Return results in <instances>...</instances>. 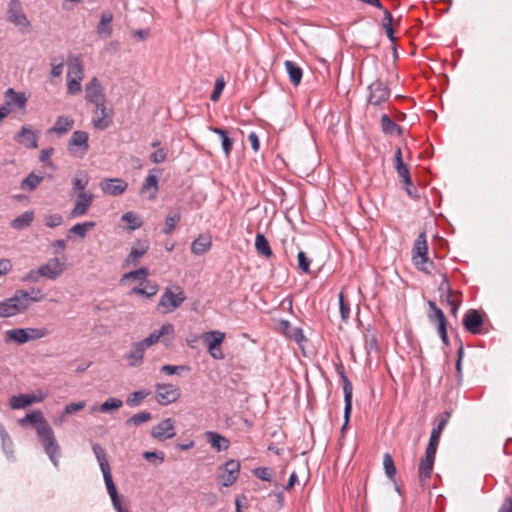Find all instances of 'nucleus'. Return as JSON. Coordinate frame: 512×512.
Here are the masks:
<instances>
[{"instance_id":"26","label":"nucleus","mask_w":512,"mask_h":512,"mask_svg":"<svg viewBox=\"0 0 512 512\" xmlns=\"http://www.w3.org/2000/svg\"><path fill=\"white\" fill-rule=\"evenodd\" d=\"M68 74L67 78L75 76L74 78L83 79L84 71L81 58L77 55H69L68 57Z\"/></svg>"},{"instance_id":"46","label":"nucleus","mask_w":512,"mask_h":512,"mask_svg":"<svg viewBox=\"0 0 512 512\" xmlns=\"http://www.w3.org/2000/svg\"><path fill=\"white\" fill-rule=\"evenodd\" d=\"M95 225V222L92 221L77 223L70 228L69 232L81 238H85L87 231L93 229Z\"/></svg>"},{"instance_id":"35","label":"nucleus","mask_w":512,"mask_h":512,"mask_svg":"<svg viewBox=\"0 0 512 512\" xmlns=\"http://www.w3.org/2000/svg\"><path fill=\"white\" fill-rule=\"evenodd\" d=\"M73 125H74L73 119H71L69 117H65V116H59L56 119L54 126L49 129V132H54L57 134H65L72 129Z\"/></svg>"},{"instance_id":"4","label":"nucleus","mask_w":512,"mask_h":512,"mask_svg":"<svg viewBox=\"0 0 512 512\" xmlns=\"http://www.w3.org/2000/svg\"><path fill=\"white\" fill-rule=\"evenodd\" d=\"M185 300L186 296L180 286L167 287L160 298L158 307H163L165 312H171L180 307Z\"/></svg>"},{"instance_id":"62","label":"nucleus","mask_w":512,"mask_h":512,"mask_svg":"<svg viewBox=\"0 0 512 512\" xmlns=\"http://www.w3.org/2000/svg\"><path fill=\"white\" fill-rule=\"evenodd\" d=\"M439 291L442 292V297L445 296V299H449L452 297L453 290L449 285V281L446 275L443 276V280L439 285Z\"/></svg>"},{"instance_id":"54","label":"nucleus","mask_w":512,"mask_h":512,"mask_svg":"<svg viewBox=\"0 0 512 512\" xmlns=\"http://www.w3.org/2000/svg\"><path fill=\"white\" fill-rule=\"evenodd\" d=\"M121 221L127 222L130 224L129 229L135 230L141 227L142 223L139 221L138 217L133 212H127L121 217Z\"/></svg>"},{"instance_id":"1","label":"nucleus","mask_w":512,"mask_h":512,"mask_svg":"<svg viewBox=\"0 0 512 512\" xmlns=\"http://www.w3.org/2000/svg\"><path fill=\"white\" fill-rule=\"evenodd\" d=\"M26 422L33 424L37 430V434L43 444L44 451L52 461L54 466L58 467L59 458L61 456L60 446L55 438L54 432L41 411H34L28 413L23 419L20 420L21 425Z\"/></svg>"},{"instance_id":"56","label":"nucleus","mask_w":512,"mask_h":512,"mask_svg":"<svg viewBox=\"0 0 512 512\" xmlns=\"http://www.w3.org/2000/svg\"><path fill=\"white\" fill-rule=\"evenodd\" d=\"M450 416H451V414L448 411H445L442 414L438 415L436 418L437 424L435 425V427H433V430H435V431L438 430V432L442 433V431L445 429V427L449 421Z\"/></svg>"},{"instance_id":"38","label":"nucleus","mask_w":512,"mask_h":512,"mask_svg":"<svg viewBox=\"0 0 512 512\" xmlns=\"http://www.w3.org/2000/svg\"><path fill=\"white\" fill-rule=\"evenodd\" d=\"M34 220L33 211H25L20 216L11 221V227L16 230H22L31 225Z\"/></svg>"},{"instance_id":"50","label":"nucleus","mask_w":512,"mask_h":512,"mask_svg":"<svg viewBox=\"0 0 512 512\" xmlns=\"http://www.w3.org/2000/svg\"><path fill=\"white\" fill-rule=\"evenodd\" d=\"M147 249V245H142L140 248L133 247L126 258V264H135L146 253Z\"/></svg>"},{"instance_id":"49","label":"nucleus","mask_w":512,"mask_h":512,"mask_svg":"<svg viewBox=\"0 0 512 512\" xmlns=\"http://www.w3.org/2000/svg\"><path fill=\"white\" fill-rule=\"evenodd\" d=\"M383 466L387 477L391 480H394L396 475V467L393 458L389 453L384 454Z\"/></svg>"},{"instance_id":"8","label":"nucleus","mask_w":512,"mask_h":512,"mask_svg":"<svg viewBox=\"0 0 512 512\" xmlns=\"http://www.w3.org/2000/svg\"><path fill=\"white\" fill-rule=\"evenodd\" d=\"M156 400L161 405H168L176 402L181 393L180 389L173 384H161L155 385Z\"/></svg>"},{"instance_id":"45","label":"nucleus","mask_w":512,"mask_h":512,"mask_svg":"<svg viewBox=\"0 0 512 512\" xmlns=\"http://www.w3.org/2000/svg\"><path fill=\"white\" fill-rule=\"evenodd\" d=\"M181 220V214L180 212L176 211L166 216L165 218V226L163 229V233L165 235H169L172 233V231L175 229L176 225Z\"/></svg>"},{"instance_id":"24","label":"nucleus","mask_w":512,"mask_h":512,"mask_svg":"<svg viewBox=\"0 0 512 512\" xmlns=\"http://www.w3.org/2000/svg\"><path fill=\"white\" fill-rule=\"evenodd\" d=\"M89 134L85 131H74L69 143H68V150L70 152L73 151V147H80L83 152H86L89 149Z\"/></svg>"},{"instance_id":"17","label":"nucleus","mask_w":512,"mask_h":512,"mask_svg":"<svg viewBox=\"0 0 512 512\" xmlns=\"http://www.w3.org/2000/svg\"><path fill=\"white\" fill-rule=\"evenodd\" d=\"M38 268L41 276L50 280L56 279L63 272V264L58 258H51Z\"/></svg>"},{"instance_id":"52","label":"nucleus","mask_w":512,"mask_h":512,"mask_svg":"<svg viewBox=\"0 0 512 512\" xmlns=\"http://www.w3.org/2000/svg\"><path fill=\"white\" fill-rule=\"evenodd\" d=\"M311 260L307 257L306 253L299 250L297 253V267L304 273L310 272Z\"/></svg>"},{"instance_id":"37","label":"nucleus","mask_w":512,"mask_h":512,"mask_svg":"<svg viewBox=\"0 0 512 512\" xmlns=\"http://www.w3.org/2000/svg\"><path fill=\"white\" fill-rule=\"evenodd\" d=\"M255 248L259 255L270 258L273 255L270 244L265 235L258 233L255 238Z\"/></svg>"},{"instance_id":"12","label":"nucleus","mask_w":512,"mask_h":512,"mask_svg":"<svg viewBox=\"0 0 512 512\" xmlns=\"http://www.w3.org/2000/svg\"><path fill=\"white\" fill-rule=\"evenodd\" d=\"M484 320L478 310L469 309L463 317V326L471 334H480L482 332Z\"/></svg>"},{"instance_id":"16","label":"nucleus","mask_w":512,"mask_h":512,"mask_svg":"<svg viewBox=\"0 0 512 512\" xmlns=\"http://www.w3.org/2000/svg\"><path fill=\"white\" fill-rule=\"evenodd\" d=\"M343 378V391H344V424L342 425L341 431L344 432L349 423L351 411H352V384L345 374H342Z\"/></svg>"},{"instance_id":"18","label":"nucleus","mask_w":512,"mask_h":512,"mask_svg":"<svg viewBox=\"0 0 512 512\" xmlns=\"http://www.w3.org/2000/svg\"><path fill=\"white\" fill-rule=\"evenodd\" d=\"M5 104L8 108L15 106L19 110L25 112L27 105V97L25 93L16 92L13 88H8L4 93Z\"/></svg>"},{"instance_id":"41","label":"nucleus","mask_w":512,"mask_h":512,"mask_svg":"<svg viewBox=\"0 0 512 512\" xmlns=\"http://www.w3.org/2000/svg\"><path fill=\"white\" fill-rule=\"evenodd\" d=\"M42 180L43 176L31 172L26 178L22 180L20 187L22 190L33 191L40 185Z\"/></svg>"},{"instance_id":"29","label":"nucleus","mask_w":512,"mask_h":512,"mask_svg":"<svg viewBox=\"0 0 512 512\" xmlns=\"http://www.w3.org/2000/svg\"><path fill=\"white\" fill-rule=\"evenodd\" d=\"M113 15L110 12H103L101 14L100 22L97 26V33L100 36L110 37L112 35V23Z\"/></svg>"},{"instance_id":"57","label":"nucleus","mask_w":512,"mask_h":512,"mask_svg":"<svg viewBox=\"0 0 512 512\" xmlns=\"http://www.w3.org/2000/svg\"><path fill=\"white\" fill-rule=\"evenodd\" d=\"M81 80L79 78H67V91L69 94H77L81 91Z\"/></svg>"},{"instance_id":"48","label":"nucleus","mask_w":512,"mask_h":512,"mask_svg":"<svg viewBox=\"0 0 512 512\" xmlns=\"http://www.w3.org/2000/svg\"><path fill=\"white\" fill-rule=\"evenodd\" d=\"M148 275H149L148 269L145 268V267H142V268H139L137 270L125 273L122 276L121 281L123 282V281L128 280V279H135V280L145 281L146 278L148 277Z\"/></svg>"},{"instance_id":"40","label":"nucleus","mask_w":512,"mask_h":512,"mask_svg":"<svg viewBox=\"0 0 512 512\" xmlns=\"http://www.w3.org/2000/svg\"><path fill=\"white\" fill-rule=\"evenodd\" d=\"M381 127L385 134H401L402 128L397 125L387 114H383L381 117Z\"/></svg>"},{"instance_id":"14","label":"nucleus","mask_w":512,"mask_h":512,"mask_svg":"<svg viewBox=\"0 0 512 512\" xmlns=\"http://www.w3.org/2000/svg\"><path fill=\"white\" fill-rule=\"evenodd\" d=\"M94 195L92 193H79L76 195L75 205L70 212V218H76L87 214L92 206Z\"/></svg>"},{"instance_id":"23","label":"nucleus","mask_w":512,"mask_h":512,"mask_svg":"<svg viewBox=\"0 0 512 512\" xmlns=\"http://www.w3.org/2000/svg\"><path fill=\"white\" fill-rule=\"evenodd\" d=\"M145 350L146 349L139 342L133 343L131 351L124 356L128 361V365L130 367L139 366L143 362Z\"/></svg>"},{"instance_id":"31","label":"nucleus","mask_w":512,"mask_h":512,"mask_svg":"<svg viewBox=\"0 0 512 512\" xmlns=\"http://www.w3.org/2000/svg\"><path fill=\"white\" fill-rule=\"evenodd\" d=\"M434 462L435 458L428 456H425L424 459L420 461L418 472L421 483H424L427 479L431 477Z\"/></svg>"},{"instance_id":"42","label":"nucleus","mask_w":512,"mask_h":512,"mask_svg":"<svg viewBox=\"0 0 512 512\" xmlns=\"http://www.w3.org/2000/svg\"><path fill=\"white\" fill-rule=\"evenodd\" d=\"M92 449H93L94 455L99 463L101 471L103 472V471L110 470V465L107 460L106 452H105L104 448L100 444L96 443L92 446Z\"/></svg>"},{"instance_id":"9","label":"nucleus","mask_w":512,"mask_h":512,"mask_svg":"<svg viewBox=\"0 0 512 512\" xmlns=\"http://www.w3.org/2000/svg\"><path fill=\"white\" fill-rule=\"evenodd\" d=\"M85 100L99 107L102 106V102H105L104 89L96 77H93L85 86Z\"/></svg>"},{"instance_id":"11","label":"nucleus","mask_w":512,"mask_h":512,"mask_svg":"<svg viewBox=\"0 0 512 512\" xmlns=\"http://www.w3.org/2000/svg\"><path fill=\"white\" fill-rule=\"evenodd\" d=\"M175 422L172 418H166L151 430V436L159 441L171 439L175 436Z\"/></svg>"},{"instance_id":"2","label":"nucleus","mask_w":512,"mask_h":512,"mask_svg":"<svg viewBox=\"0 0 512 512\" xmlns=\"http://www.w3.org/2000/svg\"><path fill=\"white\" fill-rule=\"evenodd\" d=\"M45 295L39 288L30 291L16 290L12 297L0 301V318H10L25 313L34 302H40Z\"/></svg>"},{"instance_id":"5","label":"nucleus","mask_w":512,"mask_h":512,"mask_svg":"<svg viewBox=\"0 0 512 512\" xmlns=\"http://www.w3.org/2000/svg\"><path fill=\"white\" fill-rule=\"evenodd\" d=\"M225 333L221 331H208L202 334L201 339L206 344L209 354L216 360H223L225 355L221 344L225 339Z\"/></svg>"},{"instance_id":"19","label":"nucleus","mask_w":512,"mask_h":512,"mask_svg":"<svg viewBox=\"0 0 512 512\" xmlns=\"http://www.w3.org/2000/svg\"><path fill=\"white\" fill-rule=\"evenodd\" d=\"M112 115V110H108L105 106V102H102V106H96L95 116L92 119L94 128L98 130H105L109 127Z\"/></svg>"},{"instance_id":"58","label":"nucleus","mask_w":512,"mask_h":512,"mask_svg":"<svg viewBox=\"0 0 512 512\" xmlns=\"http://www.w3.org/2000/svg\"><path fill=\"white\" fill-rule=\"evenodd\" d=\"M254 475L260 480L271 482L272 481V470L267 467H259L254 470Z\"/></svg>"},{"instance_id":"53","label":"nucleus","mask_w":512,"mask_h":512,"mask_svg":"<svg viewBox=\"0 0 512 512\" xmlns=\"http://www.w3.org/2000/svg\"><path fill=\"white\" fill-rule=\"evenodd\" d=\"M339 308L342 320L347 322L350 317V305L346 302L343 292L339 294Z\"/></svg>"},{"instance_id":"47","label":"nucleus","mask_w":512,"mask_h":512,"mask_svg":"<svg viewBox=\"0 0 512 512\" xmlns=\"http://www.w3.org/2000/svg\"><path fill=\"white\" fill-rule=\"evenodd\" d=\"M27 341H35L44 338L50 334V331L46 327L41 328H26Z\"/></svg>"},{"instance_id":"15","label":"nucleus","mask_w":512,"mask_h":512,"mask_svg":"<svg viewBox=\"0 0 512 512\" xmlns=\"http://www.w3.org/2000/svg\"><path fill=\"white\" fill-rule=\"evenodd\" d=\"M102 474L107 488V492L111 498L114 509L117 512H128L127 509H124L122 507L116 485L112 478L111 470L103 471Z\"/></svg>"},{"instance_id":"13","label":"nucleus","mask_w":512,"mask_h":512,"mask_svg":"<svg viewBox=\"0 0 512 512\" xmlns=\"http://www.w3.org/2000/svg\"><path fill=\"white\" fill-rule=\"evenodd\" d=\"M128 187V183L122 178H108L100 182L103 193L110 196L122 195Z\"/></svg>"},{"instance_id":"28","label":"nucleus","mask_w":512,"mask_h":512,"mask_svg":"<svg viewBox=\"0 0 512 512\" xmlns=\"http://www.w3.org/2000/svg\"><path fill=\"white\" fill-rule=\"evenodd\" d=\"M5 342H14L17 345H23L27 343V332L26 328H15L5 332Z\"/></svg>"},{"instance_id":"27","label":"nucleus","mask_w":512,"mask_h":512,"mask_svg":"<svg viewBox=\"0 0 512 512\" xmlns=\"http://www.w3.org/2000/svg\"><path fill=\"white\" fill-rule=\"evenodd\" d=\"M206 438L211 446L217 451H225L229 447V440L221 436L217 432L208 431L206 432Z\"/></svg>"},{"instance_id":"6","label":"nucleus","mask_w":512,"mask_h":512,"mask_svg":"<svg viewBox=\"0 0 512 512\" xmlns=\"http://www.w3.org/2000/svg\"><path fill=\"white\" fill-rule=\"evenodd\" d=\"M240 462L238 460H229L218 468L217 477L223 487L232 486L239 477Z\"/></svg>"},{"instance_id":"39","label":"nucleus","mask_w":512,"mask_h":512,"mask_svg":"<svg viewBox=\"0 0 512 512\" xmlns=\"http://www.w3.org/2000/svg\"><path fill=\"white\" fill-rule=\"evenodd\" d=\"M151 191L150 198H155L158 192V177L154 174H149L141 187V193L145 194Z\"/></svg>"},{"instance_id":"30","label":"nucleus","mask_w":512,"mask_h":512,"mask_svg":"<svg viewBox=\"0 0 512 512\" xmlns=\"http://www.w3.org/2000/svg\"><path fill=\"white\" fill-rule=\"evenodd\" d=\"M212 242L209 236L200 235L192 242L191 251L195 255L201 256L211 248Z\"/></svg>"},{"instance_id":"61","label":"nucleus","mask_w":512,"mask_h":512,"mask_svg":"<svg viewBox=\"0 0 512 512\" xmlns=\"http://www.w3.org/2000/svg\"><path fill=\"white\" fill-rule=\"evenodd\" d=\"M63 223V217L60 214L47 215L45 225L49 228L60 226Z\"/></svg>"},{"instance_id":"20","label":"nucleus","mask_w":512,"mask_h":512,"mask_svg":"<svg viewBox=\"0 0 512 512\" xmlns=\"http://www.w3.org/2000/svg\"><path fill=\"white\" fill-rule=\"evenodd\" d=\"M174 333V326L170 323H165L161 326L160 330L152 332L148 337L138 341L145 349L156 344L161 337L171 335Z\"/></svg>"},{"instance_id":"25","label":"nucleus","mask_w":512,"mask_h":512,"mask_svg":"<svg viewBox=\"0 0 512 512\" xmlns=\"http://www.w3.org/2000/svg\"><path fill=\"white\" fill-rule=\"evenodd\" d=\"M428 306V319L431 323L437 324V327L447 324V319L444 312L436 305L434 301H428Z\"/></svg>"},{"instance_id":"32","label":"nucleus","mask_w":512,"mask_h":512,"mask_svg":"<svg viewBox=\"0 0 512 512\" xmlns=\"http://www.w3.org/2000/svg\"><path fill=\"white\" fill-rule=\"evenodd\" d=\"M89 184V177L85 172H78L72 179V193L77 195L79 193H87L86 187Z\"/></svg>"},{"instance_id":"36","label":"nucleus","mask_w":512,"mask_h":512,"mask_svg":"<svg viewBox=\"0 0 512 512\" xmlns=\"http://www.w3.org/2000/svg\"><path fill=\"white\" fill-rule=\"evenodd\" d=\"M285 68L289 75L290 82L294 86L299 85L301 83L303 75L302 69L298 65H296V63L290 60L285 61Z\"/></svg>"},{"instance_id":"7","label":"nucleus","mask_w":512,"mask_h":512,"mask_svg":"<svg viewBox=\"0 0 512 512\" xmlns=\"http://www.w3.org/2000/svg\"><path fill=\"white\" fill-rule=\"evenodd\" d=\"M369 95L367 102L369 105L379 106L386 102L390 97V88L380 79L373 81L369 86Z\"/></svg>"},{"instance_id":"33","label":"nucleus","mask_w":512,"mask_h":512,"mask_svg":"<svg viewBox=\"0 0 512 512\" xmlns=\"http://www.w3.org/2000/svg\"><path fill=\"white\" fill-rule=\"evenodd\" d=\"M210 131L220 136L222 149L228 157L233 149V139L228 136L226 130L218 127H210Z\"/></svg>"},{"instance_id":"34","label":"nucleus","mask_w":512,"mask_h":512,"mask_svg":"<svg viewBox=\"0 0 512 512\" xmlns=\"http://www.w3.org/2000/svg\"><path fill=\"white\" fill-rule=\"evenodd\" d=\"M280 326L286 337L293 339L298 344L304 340L302 329L292 327L288 321H281Z\"/></svg>"},{"instance_id":"64","label":"nucleus","mask_w":512,"mask_h":512,"mask_svg":"<svg viewBox=\"0 0 512 512\" xmlns=\"http://www.w3.org/2000/svg\"><path fill=\"white\" fill-rule=\"evenodd\" d=\"M188 368L186 366H177V365H163L160 369L161 372L167 374V375H174L178 373L179 371L187 370Z\"/></svg>"},{"instance_id":"60","label":"nucleus","mask_w":512,"mask_h":512,"mask_svg":"<svg viewBox=\"0 0 512 512\" xmlns=\"http://www.w3.org/2000/svg\"><path fill=\"white\" fill-rule=\"evenodd\" d=\"M167 153H168L167 149L160 148L150 155V160H151V162H153L155 164H160L166 160Z\"/></svg>"},{"instance_id":"22","label":"nucleus","mask_w":512,"mask_h":512,"mask_svg":"<svg viewBox=\"0 0 512 512\" xmlns=\"http://www.w3.org/2000/svg\"><path fill=\"white\" fill-rule=\"evenodd\" d=\"M43 398V396H36L33 394H20L11 397L10 406L12 409H21L33 403L41 402Z\"/></svg>"},{"instance_id":"59","label":"nucleus","mask_w":512,"mask_h":512,"mask_svg":"<svg viewBox=\"0 0 512 512\" xmlns=\"http://www.w3.org/2000/svg\"><path fill=\"white\" fill-rule=\"evenodd\" d=\"M398 176L401 178L402 182L407 186H412V178L410 176L409 169L407 165H403L396 169Z\"/></svg>"},{"instance_id":"51","label":"nucleus","mask_w":512,"mask_h":512,"mask_svg":"<svg viewBox=\"0 0 512 512\" xmlns=\"http://www.w3.org/2000/svg\"><path fill=\"white\" fill-rule=\"evenodd\" d=\"M123 405V402L117 398H108L105 402H103L98 410L102 413H107L112 409H119Z\"/></svg>"},{"instance_id":"10","label":"nucleus","mask_w":512,"mask_h":512,"mask_svg":"<svg viewBox=\"0 0 512 512\" xmlns=\"http://www.w3.org/2000/svg\"><path fill=\"white\" fill-rule=\"evenodd\" d=\"M8 21L18 27H29L30 22L23 12L20 0H11L8 4L7 10Z\"/></svg>"},{"instance_id":"55","label":"nucleus","mask_w":512,"mask_h":512,"mask_svg":"<svg viewBox=\"0 0 512 512\" xmlns=\"http://www.w3.org/2000/svg\"><path fill=\"white\" fill-rule=\"evenodd\" d=\"M225 87V81L223 78H218L216 81H215V84H214V89L210 95V100L213 101V102H216L219 100L222 92H223V89Z\"/></svg>"},{"instance_id":"21","label":"nucleus","mask_w":512,"mask_h":512,"mask_svg":"<svg viewBox=\"0 0 512 512\" xmlns=\"http://www.w3.org/2000/svg\"><path fill=\"white\" fill-rule=\"evenodd\" d=\"M14 140L29 149H36L38 147L37 137L28 126H23L15 135Z\"/></svg>"},{"instance_id":"43","label":"nucleus","mask_w":512,"mask_h":512,"mask_svg":"<svg viewBox=\"0 0 512 512\" xmlns=\"http://www.w3.org/2000/svg\"><path fill=\"white\" fill-rule=\"evenodd\" d=\"M151 419H152V414L150 412L142 411V412L136 413L133 416H131L130 418H128L125 421V424L128 427H131V426L137 427L145 422L150 421Z\"/></svg>"},{"instance_id":"44","label":"nucleus","mask_w":512,"mask_h":512,"mask_svg":"<svg viewBox=\"0 0 512 512\" xmlns=\"http://www.w3.org/2000/svg\"><path fill=\"white\" fill-rule=\"evenodd\" d=\"M150 395V391L146 389L134 391L126 399L127 405L131 407H135L140 405V403Z\"/></svg>"},{"instance_id":"63","label":"nucleus","mask_w":512,"mask_h":512,"mask_svg":"<svg viewBox=\"0 0 512 512\" xmlns=\"http://www.w3.org/2000/svg\"><path fill=\"white\" fill-rule=\"evenodd\" d=\"M85 406H86V404L84 401L72 402L65 406L64 411H65V414L71 415V414H74V413L82 410Z\"/></svg>"},{"instance_id":"3","label":"nucleus","mask_w":512,"mask_h":512,"mask_svg":"<svg viewBox=\"0 0 512 512\" xmlns=\"http://www.w3.org/2000/svg\"><path fill=\"white\" fill-rule=\"evenodd\" d=\"M412 253H413V261H414V264L416 265V267L423 271V272H426L428 273L429 270H428V265L432 266L433 265V262L429 260L428 256H427V253H428V245H427V241H426V233L425 232H421L415 242H414V245H413V249H412Z\"/></svg>"}]
</instances>
